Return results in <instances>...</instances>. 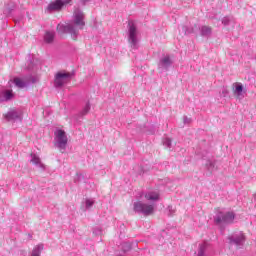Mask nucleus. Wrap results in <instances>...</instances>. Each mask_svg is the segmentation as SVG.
Listing matches in <instances>:
<instances>
[{
  "mask_svg": "<svg viewBox=\"0 0 256 256\" xmlns=\"http://www.w3.org/2000/svg\"><path fill=\"white\" fill-rule=\"evenodd\" d=\"M85 27V14L81 9L76 8L73 14L72 23H60L57 25V31L60 35L67 33L75 41L79 35V31Z\"/></svg>",
  "mask_w": 256,
  "mask_h": 256,
  "instance_id": "1",
  "label": "nucleus"
},
{
  "mask_svg": "<svg viewBox=\"0 0 256 256\" xmlns=\"http://www.w3.org/2000/svg\"><path fill=\"white\" fill-rule=\"evenodd\" d=\"M68 142L69 138H67V133L65 130L56 129L54 132V145L57 149H59L60 153H65Z\"/></svg>",
  "mask_w": 256,
  "mask_h": 256,
  "instance_id": "2",
  "label": "nucleus"
},
{
  "mask_svg": "<svg viewBox=\"0 0 256 256\" xmlns=\"http://www.w3.org/2000/svg\"><path fill=\"white\" fill-rule=\"evenodd\" d=\"M133 209L135 213H141L142 215L149 216L153 215V213L155 212V204H148L142 201H136L133 204Z\"/></svg>",
  "mask_w": 256,
  "mask_h": 256,
  "instance_id": "3",
  "label": "nucleus"
},
{
  "mask_svg": "<svg viewBox=\"0 0 256 256\" xmlns=\"http://www.w3.org/2000/svg\"><path fill=\"white\" fill-rule=\"evenodd\" d=\"M235 220V213L233 212H223V210H217L214 216V222L216 225H229Z\"/></svg>",
  "mask_w": 256,
  "mask_h": 256,
  "instance_id": "4",
  "label": "nucleus"
},
{
  "mask_svg": "<svg viewBox=\"0 0 256 256\" xmlns=\"http://www.w3.org/2000/svg\"><path fill=\"white\" fill-rule=\"evenodd\" d=\"M128 41L132 49H137V43H139V31L133 21L128 22Z\"/></svg>",
  "mask_w": 256,
  "mask_h": 256,
  "instance_id": "5",
  "label": "nucleus"
},
{
  "mask_svg": "<svg viewBox=\"0 0 256 256\" xmlns=\"http://www.w3.org/2000/svg\"><path fill=\"white\" fill-rule=\"evenodd\" d=\"M230 245H235V247L241 248L245 245V234L238 232L228 237Z\"/></svg>",
  "mask_w": 256,
  "mask_h": 256,
  "instance_id": "6",
  "label": "nucleus"
},
{
  "mask_svg": "<svg viewBox=\"0 0 256 256\" xmlns=\"http://www.w3.org/2000/svg\"><path fill=\"white\" fill-rule=\"evenodd\" d=\"M37 77L35 76H28L25 80H21L20 78H14V85L19 89H25V87H29L31 83H37Z\"/></svg>",
  "mask_w": 256,
  "mask_h": 256,
  "instance_id": "7",
  "label": "nucleus"
},
{
  "mask_svg": "<svg viewBox=\"0 0 256 256\" xmlns=\"http://www.w3.org/2000/svg\"><path fill=\"white\" fill-rule=\"evenodd\" d=\"M69 3H71V0H56L47 6L46 11L47 13H53V11H61L63 6L69 5Z\"/></svg>",
  "mask_w": 256,
  "mask_h": 256,
  "instance_id": "8",
  "label": "nucleus"
},
{
  "mask_svg": "<svg viewBox=\"0 0 256 256\" xmlns=\"http://www.w3.org/2000/svg\"><path fill=\"white\" fill-rule=\"evenodd\" d=\"M71 79V74L67 72H58L55 76L54 86L55 87H63L67 81Z\"/></svg>",
  "mask_w": 256,
  "mask_h": 256,
  "instance_id": "9",
  "label": "nucleus"
},
{
  "mask_svg": "<svg viewBox=\"0 0 256 256\" xmlns=\"http://www.w3.org/2000/svg\"><path fill=\"white\" fill-rule=\"evenodd\" d=\"M171 65H173V61L171 60V57L164 56L160 59L158 63V69H160V71H167L169 67H171Z\"/></svg>",
  "mask_w": 256,
  "mask_h": 256,
  "instance_id": "10",
  "label": "nucleus"
},
{
  "mask_svg": "<svg viewBox=\"0 0 256 256\" xmlns=\"http://www.w3.org/2000/svg\"><path fill=\"white\" fill-rule=\"evenodd\" d=\"M161 194H159L158 190H148L144 193V198L146 201H151V203H155V201H159Z\"/></svg>",
  "mask_w": 256,
  "mask_h": 256,
  "instance_id": "11",
  "label": "nucleus"
},
{
  "mask_svg": "<svg viewBox=\"0 0 256 256\" xmlns=\"http://www.w3.org/2000/svg\"><path fill=\"white\" fill-rule=\"evenodd\" d=\"M4 118L6 121H21V112L12 109L4 115Z\"/></svg>",
  "mask_w": 256,
  "mask_h": 256,
  "instance_id": "12",
  "label": "nucleus"
},
{
  "mask_svg": "<svg viewBox=\"0 0 256 256\" xmlns=\"http://www.w3.org/2000/svg\"><path fill=\"white\" fill-rule=\"evenodd\" d=\"M15 97L12 90H3L0 92V103L11 101Z\"/></svg>",
  "mask_w": 256,
  "mask_h": 256,
  "instance_id": "13",
  "label": "nucleus"
},
{
  "mask_svg": "<svg viewBox=\"0 0 256 256\" xmlns=\"http://www.w3.org/2000/svg\"><path fill=\"white\" fill-rule=\"evenodd\" d=\"M30 157V163L36 165V167H39L42 171H45V164L41 162V158H39L37 154H31Z\"/></svg>",
  "mask_w": 256,
  "mask_h": 256,
  "instance_id": "14",
  "label": "nucleus"
},
{
  "mask_svg": "<svg viewBox=\"0 0 256 256\" xmlns=\"http://www.w3.org/2000/svg\"><path fill=\"white\" fill-rule=\"evenodd\" d=\"M44 41L45 43H53L55 41V32L47 31L44 35Z\"/></svg>",
  "mask_w": 256,
  "mask_h": 256,
  "instance_id": "15",
  "label": "nucleus"
},
{
  "mask_svg": "<svg viewBox=\"0 0 256 256\" xmlns=\"http://www.w3.org/2000/svg\"><path fill=\"white\" fill-rule=\"evenodd\" d=\"M207 247H209V244H207V242L200 244L198 249V256H205V251H207Z\"/></svg>",
  "mask_w": 256,
  "mask_h": 256,
  "instance_id": "16",
  "label": "nucleus"
},
{
  "mask_svg": "<svg viewBox=\"0 0 256 256\" xmlns=\"http://www.w3.org/2000/svg\"><path fill=\"white\" fill-rule=\"evenodd\" d=\"M89 111H91V103L86 102L85 106L83 107L82 111L79 114L80 117H85V115H87V113H89Z\"/></svg>",
  "mask_w": 256,
  "mask_h": 256,
  "instance_id": "17",
  "label": "nucleus"
},
{
  "mask_svg": "<svg viewBox=\"0 0 256 256\" xmlns=\"http://www.w3.org/2000/svg\"><path fill=\"white\" fill-rule=\"evenodd\" d=\"M201 35H202V37H209V35H211V27L202 26L201 27Z\"/></svg>",
  "mask_w": 256,
  "mask_h": 256,
  "instance_id": "18",
  "label": "nucleus"
},
{
  "mask_svg": "<svg viewBox=\"0 0 256 256\" xmlns=\"http://www.w3.org/2000/svg\"><path fill=\"white\" fill-rule=\"evenodd\" d=\"M179 29L181 33H184V35H189L193 33V29L187 28V26H184V25H182Z\"/></svg>",
  "mask_w": 256,
  "mask_h": 256,
  "instance_id": "19",
  "label": "nucleus"
},
{
  "mask_svg": "<svg viewBox=\"0 0 256 256\" xmlns=\"http://www.w3.org/2000/svg\"><path fill=\"white\" fill-rule=\"evenodd\" d=\"M14 9H15V4L6 5L4 8V15H9L11 11H13Z\"/></svg>",
  "mask_w": 256,
  "mask_h": 256,
  "instance_id": "20",
  "label": "nucleus"
},
{
  "mask_svg": "<svg viewBox=\"0 0 256 256\" xmlns=\"http://www.w3.org/2000/svg\"><path fill=\"white\" fill-rule=\"evenodd\" d=\"M241 93H243V85L237 84L234 89V94L239 97L241 95Z\"/></svg>",
  "mask_w": 256,
  "mask_h": 256,
  "instance_id": "21",
  "label": "nucleus"
},
{
  "mask_svg": "<svg viewBox=\"0 0 256 256\" xmlns=\"http://www.w3.org/2000/svg\"><path fill=\"white\" fill-rule=\"evenodd\" d=\"M122 251H123L124 253H127V252L131 251V243H129V242H123V243H122Z\"/></svg>",
  "mask_w": 256,
  "mask_h": 256,
  "instance_id": "22",
  "label": "nucleus"
},
{
  "mask_svg": "<svg viewBox=\"0 0 256 256\" xmlns=\"http://www.w3.org/2000/svg\"><path fill=\"white\" fill-rule=\"evenodd\" d=\"M93 205H95V200L89 199V198H87L85 200V208L86 209H91V207H93Z\"/></svg>",
  "mask_w": 256,
  "mask_h": 256,
  "instance_id": "23",
  "label": "nucleus"
},
{
  "mask_svg": "<svg viewBox=\"0 0 256 256\" xmlns=\"http://www.w3.org/2000/svg\"><path fill=\"white\" fill-rule=\"evenodd\" d=\"M222 23L227 26L229 25L230 23H233V18L229 17V16H226L222 19Z\"/></svg>",
  "mask_w": 256,
  "mask_h": 256,
  "instance_id": "24",
  "label": "nucleus"
},
{
  "mask_svg": "<svg viewBox=\"0 0 256 256\" xmlns=\"http://www.w3.org/2000/svg\"><path fill=\"white\" fill-rule=\"evenodd\" d=\"M206 167H207L208 171H211V172L215 171V163L214 162L208 161L206 163Z\"/></svg>",
  "mask_w": 256,
  "mask_h": 256,
  "instance_id": "25",
  "label": "nucleus"
},
{
  "mask_svg": "<svg viewBox=\"0 0 256 256\" xmlns=\"http://www.w3.org/2000/svg\"><path fill=\"white\" fill-rule=\"evenodd\" d=\"M163 145L164 147H166L167 149H171V140L169 138H164L163 139Z\"/></svg>",
  "mask_w": 256,
  "mask_h": 256,
  "instance_id": "26",
  "label": "nucleus"
},
{
  "mask_svg": "<svg viewBox=\"0 0 256 256\" xmlns=\"http://www.w3.org/2000/svg\"><path fill=\"white\" fill-rule=\"evenodd\" d=\"M185 125H188L189 123H191V118H188L187 116H184V119H183Z\"/></svg>",
  "mask_w": 256,
  "mask_h": 256,
  "instance_id": "27",
  "label": "nucleus"
}]
</instances>
